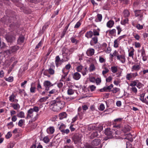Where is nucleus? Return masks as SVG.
<instances>
[{
  "label": "nucleus",
  "mask_w": 148,
  "mask_h": 148,
  "mask_svg": "<svg viewBox=\"0 0 148 148\" xmlns=\"http://www.w3.org/2000/svg\"><path fill=\"white\" fill-rule=\"evenodd\" d=\"M100 29L99 28L97 29H94L93 30L92 34L94 36H99V32Z\"/></svg>",
  "instance_id": "nucleus-15"
},
{
  "label": "nucleus",
  "mask_w": 148,
  "mask_h": 148,
  "mask_svg": "<svg viewBox=\"0 0 148 148\" xmlns=\"http://www.w3.org/2000/svg\"><path fill=\"white\" fill-rule=\"evenodd\" d=\"M134 13L135 16L136 17L139 16L140 15L142 14L141 13V10H135L134 11Z\"/></svg>",
  "instance_id": "nucleus-37"
},
{
  "label": "nucleus",
  "mask_w": 148,
  "mask_h": 148,
  "mask_svg": "<svg viewBox=\"0 0 148 148\" xmlns=\"http://www.w3.org/2000/svg\"><path fill=\"white\" fill-rule=\"evenodd\" d=\"M54 130H55L53 127H50L47 129V132L48 134H51L54 133Z\"/></svg>",
  "instance_id": "nucleus-19"
},
{
  "label": "nucleus",
  "mask_w": 148,
  "mask_h": 148,
  "mask_svg": "<svg viewBox=\"0 0 148 148\" xmlns=\"http://www.w3.org/2000/svg\"><path fill=\"white\" fill-rule=\"evenodd\" d=\"M131 48L132 49V50L131 51L129 52L128 56L129 57H132L133 59L134 58L133 56L134 55V52L135 50L132 47H131Z\"/></svg>",
  "instance_id": "nucleus-30"
},
{
  "label": "nucleus",
  "mask_w": 148,
  "mask_h": 148,
  "mask_svg": "<svg viewBox=\"0 0 148 148\" xmlns=\"http://www.w3.org/2000/svg\"><path fill=\"white\" fill-rule=\"evenodd\" d=\"M92 145L96 146L98 145L101 143V140L99 139H95L92 141L91 142Z\"/></svg>",
  "instance_id": "nucleus-9"
},
{
  "label": "nucleus",
  "mask_w": 148,
  "mask_h": 148,
  "mask_svg": "<svg viewBox=\"0 0 148 148\" xmlns=\"http://www.w3.org/2000/svg\"><path fill=\"white\" fill-rule=\"evenodd\" d=\"M81 77L80 74L77 72L75 73L73 75V78L75 80L79 79Z\"/></svg>",
  "instance_id": "nucleus-13"
},
{
  "label": "nucleus",
  "mask_w": 148,
  "mask_h": 148,
  "mask_svg": "<svg viewBox=\"0 0 148 148\" xmlns=\"http://www.w3.org/2000/svg\"><path fill=\"white\" fill-rule=\"evenodd\" d=\"M126 145V148H134V147H132V145L130 144L129 143H127Z\"/></svg>",
  "instance_id": "nucleus-63"
},
{
  "label": "nucleus",
  "mask_w": 148,
  "mask_h": 148,
  "mask_svg": "<svg viewBox=\"0 0 148 148\" xmlns=\"http://www.w3.org/2000/svg\"><path fill=\"white\" fill-rule=\"evenodd\" d=\"M24 38L22 36H19L17 40V43L18 44H21L24 42Z\"/></svg>",
  "instance_id": "nucleus-21"
},
{
  "label": "nucleus",
  "mask_w": 148,
  "mask_h": 148,
  "mask_svg": "<svg viewBox=\"0 0 148 148\" xmlns=\"http://www.w3.org/2000/svg\"><path fill=\"white\" fill-rule=\"evenodd\" d=\"M63 57L64 59H65V61H67L69 59V57L68 56V53H62Z\"/></svg>",
  "instance_id": "nucleus-29"
},
{
  "label": "nucleus",
  "mask_w": 148,
  "mask_h": 148,
  "mask_svg": "<svg viewBox=\"0 0 148 148\" xmlns=\"http://www.w3.org/2000/svg\"><path fill=\"white\" fill-rule=\"evenodd\" d=\"M69 49L67 48L63 47L62 50V53H68L69 52Z\"/></svg>",
  "instance_id": "nucleus-48"
},
{
  "label": "nucleus",
  "mask_w": 148,
  "mask_h": 148,
  "mask_svg": "<svg viewBox=\"0 0 148 148\" xmlns=\"http://www.w3.org/2000/svg\"><path fill=\"white\" fill-rule=\"evenodd\" d=\"M95 69V66L93 64H91L89 67V70L90 72L93 71Z\"/></svg>",
  "instance_id": "nucleus-38"
},
{
  "label": "nucleus",
  "mask_w": 148,
  "mask_h": 148,
  "mask_svg": "<svg viewBox=\"0 0 148 148\" xmlns=\"http://www.w3.org/2000/svg\"><path fill=\"white\" fill-rule=\"evenodd\" d=\"M113 87V85L112 84H110L109 86L107 87H105L103 88L100 89V91L101 92L104 91L107 92L108 90H110Z\"/></svg>",
  "instance_id": "nucleus-11"
},
{
  "label": "nucleus",
  "mask_w": 148,
  "mask_h": 148,
  "mask_svg": "<svg viewBox=\"0 0 148 148\" xmlns=\"http://www.w3.org/2000/svg\"><path fill=\"white\" fill-rule=\"evenodd\" d=\"M13 77L11 76L9 77L8 78H6L5 79V80L8 81L9 82H12L13 81Z\"/></svg>",
  "instance_id": "nucleus-50"
},
{
  "label": "nucleus",
  "mask_w": 148,
  "mask_h": 148,
  "mask_svg": "<svg viewBox=\"0 0 148 148\" xmlns=\"http://www.w3.org/2000/svg\"><path fill=\"white\" fill-rule=\"evenodd\" d=\"M98 135V132L97 131H95V132H93L91 134L90 136V138L91 139H92L95 137H97Z\"/></svg>",
  "instance_id": "nucleus-26"
},
{
  "label": "nucleus",
  "mask_w": 148,
  "mask_h": 148,
  "mask_svg": "<svg viewBox=\"0 0 148 148\" xmlns=\"http://www.w3.org/2000/svg\"><path fill=\"white\" fill-rule=\"evenodd\" d=\"M70 132V130L68 129H66L62 130L61 132V134L63 135H65V134H68Z\"/></svg>",
  "instance_id": "nucleus-33"
},
{
  "label": "nucleus",
  "mask_w": 148,
  "mask_h": 148,
  "mask_svg": "<svg viewBox=\"0 0 148 148\" xmlns=\"http://www.w3.org/2000/svg\"><path fill=\"white\" fill-rule=\"evenodd\" d=\"M33 112L32 109L30 108L27 111V114L26 118L28 119L29 118H32L33 116Z\"/></svg>",
  "instance_id": "nucleus-12"
},
{
  "label": "nucleus",
  "mask_w": 148,
  "mask_h": 148,
  "mask_svg": "<svg viewBox=\"0 0 148 148\" xmlns=\"http://www.w3.org/2000/svg\"><path fill=\"white\" fill-rule=\"evenodd\" d=\"M128 21V19L126 18L122 21L121 22V23L122 25H125L126 23H127Z\"/></svg>",
  "instance_id": "nucleus-59"
},
{
  "label": "nucleus",
  "mask_w": 148,
  "mask_h": 148,
  "mask_svg": "<svg viewBox=\"0 0 148 148\" xmlns=\"http://www.w3.org/2000/svg\"><path fill=\"white\" fill-rule=\"evenodd\" d=\"M111 69L112 72L114 73H115L118 71L117 67L115 66H112Z\"/></svg>",
  "instance_id": "nucleus-41"
},
{
  "label": "nucleus",
  "mask_w": 148,
  "mask_h": 148,
  "mask_svg": "<svg viewBox=\"0 0 148 148\" xmlns=\"http://www.w3.org/2000/svg\"><path fill=\"white\" fill-rule=\"evenodd\" d=\"M19 48L18 46H14L11 47V51L12 52H14L18 49Z\"/></svg>",
  "instance_id": "nucleus-31"
},
{
  "label": "nucleus",
  "mask_w": 148,
  "mask_h": 148,
  "mask_svg": "<svg viewBox=\"0 0 148 148\" xmlns=\"http://www.w3.org/2000/svg\"><path fill=\"white\" fill-rule=\"evenodd\" d=\"M12 107L15 110L19 109L20 108V106L18 103H13L12 104Z\"/></svg>",
  "instance_id": "nucleus-28"
},
{
  "label": "nucleus",
  "mask_w": 148,
  "mask_h": 148,
  "mask_svg": "<svg viewBox=\"0 0 148 148\" xmlns=\"http://www.w3.org/2000/svg\"><path fill=\"white\" fill-rule=\"evenodd\" d=\"M24 120L23 119H20L18 123V125L20 127H22L23 123L24 122Z\"/></svg>",
  "instance_id": "nucleus-46"
},
{
  "label": "nucleus",
  "mask_w": 148,
  "mask_h": 148,
  "mask_svg": "<svg viewBox=\"0 0 148 148\" xmlns=\"http://www.w3.org/2000/svg\"><path fill=\"white\" fill-rule=\"evenodd\" d=\"M67 116V114L66 112H63L59 114V119L60 120L66 118Z\"/></svg>",
  "instance_id": "nucleus-20"
},
{
  "label": "nucleus",
  "mask_w": 148,
  "mask_h": 148,
  "mask_svg": "<svg viewBox=\"0 0 148 148\" xmlns=\"http://www.w3.org/2000/svg\"><path fill=\"white\" fill-rule=\"evenodd\" d=\"M66 128V126L64 124H62L60 125L59 127V129L60 132L62 131V130H63L65 129Z\"/></svg>",
  "instance_id": "nucleus-45"
},
{
  "label": "nucleus",
  "mask_w": 148,
  "mask_h": 148,
  "mask_svg": "<svg viewBox=\"0 0 148 148\" xmlns=\"http://www.w3.org/2000/svg\"><path fill=\"white\" fill-rule=\"evenodd\" d=\"M114 24V22L112 20H110L107 23V26L109 28L112 27Z\"/></svg>",
  "instance_id": "nucleus-18"
},
{
  "label": "nucleus",
  "mask_w": 148,
  "mask_h": 148,
  "mask_svg": "<svg viewBox=\"0 0 148 148\" xmlns=\"http://www.w3.org/2000/svg\"><path fill=\"white\" fill-rule=\"evenodd\" d=\"M48 97L47 96L42 97L39 99V101L40 102H45L48 99Z\"/></svg>",
  "instance_id": "nucleus-42"
},
{
  "label": "nucleus",
  "mask_w": 148,
  "mask_h": 148,
  "mask_svg": "<svg viewBox=\"0 0 148 148\" xmlns=\"http://www.w3.org/2000/svg\"><path fill=\"white\" fill-rule=\"evenodd\" d=\"M104 133L105 135L110 136L108 138H110L112 134L113 133V132L112 131V130L110 128H107L105 130Z\"/></svg>",
  "instance_id": "nucleus-7"
},
{
  "label": "nucleus",
  "mask_w": 148,
  "mask_h": 148,
  "mask_svg": "<svg viewBox=\"0 0 148 148\" xmlns=\"http://www.w3.org/2000/svg\"><path fill=\"white\" fill-rule=\"evenodd\" d=\"M138 82V80H135L132 81L130 83V86L132 87H135L136 86L137 83Z\"/></svg>",
  "instance_id": "nucleus-25"
},
{
  "label": "nucleus",
  "mask_w": 148,
  "mask_h": 148,
  "mask_svg": "<svg viewBox=\"0 0 148 148\" xmlns=\"http://www.w3.org/2000/svg\"><path fill=\"white\" fill-rule=\"evenodd\" d=\"M97 18L99 21L100 22L101 21L102 18V15L99 14H97Z\"/></svg>",
  "instance_id": "nucleus-60"
},
{
  "label": "nucleus",
  "mask_w": 148,
  "mask_h": 148,
  "mask_svg": "<svg viewBox=\"0 0 148 148\" xmlns=\"http://www.w3.org/2000/svg\"><path fill=\"white\" fill-rule=\"evenodd\" d=\"M43 140L45 143H47L49 142L50 140L47 136H46L43 138Z\"/></svg>",
  "instance_id": "nucleus-39"
},
{
  "label": "nucleus",
  "mask_w": 148,
  "mask_h": 148,
  "mask_svg": "<svg viewBox=\"0 0 148 148\" xmlns=\"http://www.w3.org/2000/svg\"><path fill=\"white\" fill-rule=\"evenodd\" d=\"M7 126H8V128H11L14 126V125L13 124V122H11L7 124Z\"/></svg>",
  "instance_id": "nucleus-55"
},
{
  "label": "nucleus",
  "mask_w": 148,
  "mask_h": 148,
  "mask_svg": "<svg viewBox=\"0 0 148 148\" xmlns=\"http://www.w3.org/2000/svg\"><path fill=\"white\" fill-rule=\"evenodd\" d=\"M88 72L87 68L86 67L85 68L83 71L82 72V73L83 75L84 76L86 74V72Z\"/></svg>",
  "instance_id": "nucleus-58"
},
{
  "label": "nucleus",
  "mask_w": 148,
  "mask_h": 148,
  "mask_svg": "<svg viewBox=\"0 0 148 148\" xmlns=\"http://www.w3.org/2000/svg\"><path fill=\"white\" fill-rule=\"evenodd\" d=\"M116 32V30L115 29H113L111 30H110L109 31V34L111 35H113L115 34Z\"/></svg>",
  "instance_id": "nucleus-44"
},
{
  "label": "nucleus",
  "mask_w": 148,
  "mask_h": 148,
  "mask_svg": "<svg viewBox=\"0 0 148 148\" xmlns=\"http://www.w3.org/2000/svg\"><path fill=\"white\" fill-rule=\"evenodd\" d=\"M121 126L120 124L117 123V124H113V127H115L117 129L121 128Z\"/></svg>",
  "instance_id": "nucleus-57"
},
{
  "label": "nucleus",
  "mask_w": 148,
  "mask_h": 148,
  "mask_svg": "<svg viewBox=\"0 0 148 148\" xmlns=\"http://www.w3.org/2000/svg\"><path fill=\"white\" fill-rule=\"evenodd\" d=\"M60 61V58L59 56H57L56 58L55 63L56 66L58 67L59 65H60L59 64V62Z\"/></svg>",
  "instance_id": "nucleus-24"
},
{
  "label": "nucleus",
  "mask_w": 148,
  "mask_h": 148,
  "mask_svg": "<svg viewBox=\"0 0 148 148\" xmlns=\"http://www.w3.org/2000/svg\"><path fill=\"white\" fill-rule=\"evenodd\" d=\"M50 104L51 106H53V110L55 112H58L64 107L65 103L63 101V98L62 97H58L51 101Z\"/></svg>",
  "instance_id": "nucleus-1"
},
{
  "label": "nucleus",
  "mask_w": 148,
  "mask_h": 148,
  "mask_svg": "<svg viewBox=\"0 0 148 148\" xmlns=\"http://www.w3.org/2000/svg\"><path fill=\"white\" fill-rule=\"evenodd\" d=\"M120 90L119 88H114L111 90V91L113 93H116Z\"/></svg>",
  "instance_id": "nucleus-51"
},
{
  "label": "nucleus",
  "mask_w": 148,
  "mask_h": 148,
  "mask_svg": "<svg viewBox=\"0 0 148 148\" xmlns=\"http://www.w3.org/2000/svg\"><path fill=\"white\" fill-rule=\"evenodd\" d=\"M131 90L136 94L137 92V90L135 87H132L131 88Z\"/></svg>",
  "instance_id": "nucleus-53"
},
{
  "label": "nucleus",
  "mask_w": 148,
  "mask_h": 148,
  "mask_svg": "<svg viewBox=\"0 0 148 148\" xmlns=\"http://www.w3.org/2000/svg\"><path fill=\"white\" fill-rule=\"evenodd\" d=\"M138 75V74L137 72L128 73L126 76V78L128 80H130L132 78H134Z\"/></svg>",
  "instance_id": "nucleus-4"
},
{
  "label": "nucleus",
  "mask_w": 148,
  "mask_h": 148,
  "mask_svg": "<svg viewBox=\"0 0 148 148\" xmlns=\"http://www.w3.org/2000/svg\"><path fill=\"white\" fill-rule=\"evenodd\" d=\"M5 39L8 42H11L15 40V38L12 35H8L6 36Z\"/></svg>",
  "instance_id": "nucleus-8"
},
{
  "label": "nucleus",
  "mask_w": 148,
  "mask_h": 148,
  "mask_svg": "<svg viewBox=\"0 0 148 148\" xmlns=\"http://www.w3.org/2000/svg\"><path fill=\"white\" fill-rule=\"evenodd\" d=\"M89 88L91 91H93L95 90L96 87L95 86L92 85L90 86H89Z\"/></svg>",
  "instance_id": "nucleus-62"
},
{
  "label": "nucleus",
  "mask_w": 148,
  "mask_h": 148,
  "mask_svg": "<svg viewBox=\"0 0 148 148\" xmlns=\"http://www.w3.org/2000/svg\"><path fill=\"white\" fill-rule=\"evenodd\" d=\"M71 42L73 43H75V45L77 44L79 42L78 40H77L74 37H72L70 39Z\"/></svg>",
  "instance_id": "nucleus-36"
},
{
  "label": "nucleus",
  "mask_w": 148,
  "mask_h": 148,
  "mask_svg": "<svg viewBox=\"0 0 148 148\" xmlns=\"http://www.w3.org/2000/svg\"><path fill=\"white\" fill-rule=\"evenodd\" d=\"M62 71L63 73H64V75H62V79L63 81L65 82V79L66 77V76L67 75H68L69 71H68L67 72H66V73H65L64 71V69H63L62 70Z\"/></svg>",
  "instance_id": "nucleus-32"
},
{
  "label": "nucleus",
  "mask_w": 148,
  "mask_h": 148,
  "mask_svg": "<svg viewBox=\"0 0 148 148\" xmlns=\"http://www.w3.org/2000/svg\"><path fill=\"white\" fill-rule=\"evenodd\" d=\"M104 70L102 71V73L103 75H104L109 71V70L106 67H104Z\"/></svg>",
  "instance_id": "nucleus-47"
},
{
  "label": "nucleus",
  "mask_w": 148,
  "mask_h": 148,
  "mask_svg": "<svg viewBox=\"0 0 148 148\" xmlns=\"http://www.w3.org/2000/svg\"><path fill=\"white\" fill-rule=\"evenodd\" d=\"M83 68V66L81 65H80L78 66L77 68V71L78 72H81L82 70V69Z\"/></svg>",
  "instance_id": "nucleus-61"
},
{
  "label": "nucleus",
  "mask_w": 148,
  "mask_h": 148,
  "mask_svg": "<svg viewBox=\"0 0 148 148\" xmlns=\"http://www.w3.org/2000/svg\"><path fill=\"white\" fill-rule=\"evenodd\" d=\"M17 116L18 117L20 118H24L25 117L24 113L23 111H21L17 114Z\"/></svg>",
  "instance_id": "nucleus-27"
},
{
  "label": "nucleus",
  "mask_w": 148,
  "mask_h": 148,
  "mask_svg": "<svg viewBox=\"0 0 148 148\" xmlns=\"http://www.w3.org/2000/svg\"><path fill=\"white\" fill-rule=\"evenodd\" d=\"M43 86L45 88V90H49V88L53 86V84H52L51 82L48 80L45 81L43 83Z\"/></svg>",
  "instance_id": "nucleus-3"
},
{
  "label": "nucleus",
  "mask_w": 148,
  "mask_h": 148,
  "mask_svg": "<svg viewBox=\"0 0 148 148\" xmlns=\"http://www.w3.org/2000/svg\"><path fill=\"white\" fill-rule=\"evenodd\" d=\"M15 97V96L14 94H12L10 96L9 99L10 101L12 102Z\"/></svg>",
  "instance_id": "nucleus-54"
},
{
  "label": "nucleus",
  "mask_w": 148,
  "mask_h": 148,
  "mask_svg": "<svg viewBox=\"0 0 148 148\" xmlns=\"http://www.w3.org/2000/svg\"><path fill=\"white\" fill-rule=\"evenodd\" d=\"M82 137V135L78 134H76L73 136L72 138V139L75 144H77L81 142Z\"/></svg>",
  "instance_id": "nucleus-2"
},
{
  "label": "nucleus",
  "mask_w": 148,
  "mask_h": 148,
  "mask_svg": "<svg viewBox=\"0 0 148 148\" xmlns=\"http://www.w3.org/2000/svg\"><path fill=\"white\" fill-rule=\"evenodd\" d=\"M117 58L118 60H119L123 63H124L125 62L126 59L125 57V55L122 54L121 55L117 56Z\"/></svg>",
  "instance_id": "nucleus-6"
},
{
  "label": "nucleus",
  "mask_w": 148,
  "mask_h": 148,
  "mask_svg": "<svg viewBox=\"0 0 148 148\" xmlns=\"http://www.w3.org/2000/svg\"><path fill=\"white\" fill-rule=\"evenodd\" d=\"M95 52V50L92 48L88 49L86 51V54L88 56H91L93 55Z\"/></svg>",
  "instance_id": "nucleus-14"
},
{
  "label": "nucleus",
  "mask_w": 148,
  "mask_h": 148,
  "mask_svg": "<svg viewBox=\"0 0 148 148\" xmlns=\"http://www.w3.org/2000/svg\"><path fill=\"white\" fill-rule=\"evenodd\" d=\"M122 119L119 118L115 119L113 122V124H117V123H118L119 122H121Z\"/></svg>",
  "instance_id": "nucleus-43"
},
{
  "label": "nucleus",
  "mask_w": 148,
  "mask_h": 148,
  "mask_svg": "<svg viewBox=\"0 0 148 148\" xmlns=\"http://www.w3.org/2000/svg\"><path fill=\"white\" fill-rule=\"evenodd\" d=\"M119 41L117 39L115 40L114 41V47L115 48H117L119 47Z\"/></svg>",
  "instance_id": "nucleus-34"
},
{
  "label": "nucleus",
  "mask_w": 148,
  "mask_h": 148,
  "mask_svg": "<svg viewBox=\"0 0 148 148\" xmlns=\"http://www.w3.org/2000/svg\"><path fill=\"white\" fill-rule=\"evenodd\" d=\"M123 14L125 17H127L129 16L130 13L128 10H125L123 12Z\"/></svg>",
  "instance_id": "nucleus-35"
},
{
  "label": "nucleus",
  "mask_w": 148,
  "mask_h": 148,
  "mask_svg": "<svg viewBox=\"0 0 148 148\" xmlns=\"http://www.w3.org/2000/svg\"><path fill=\"white\" fill-rule=\"evenodd\" d=\"M55 67V66L53 65L51 66L48 69L45 70V71H46V72L48 73L50 75H53L55 73V71L53 69V67Z\"/></svg>",
  "instance_id": "nucleus-10"
},
{
  "label": "nucleus",
  "mask_w": 148,
  "mask_h": 148,
  "mask_svg": "<svg viewBox=\"0 0 148 148\" xmlns=\"http://www.w3.org/2000/svg\"><path fill=\"white\" fill-rule=\"evenodd\" d=\"M73 87L72 86L68 88L67 91V94L68 95H71L74 94L75 90H73L72 89Z\"/></svg>",
  "instance_id": "nucleus-16"
},
{
  "label": "nucleus",
  "mask_w": 148,
  "mask_h": 148,
  "mask_svg": "<svg viewBox=\"0 0 148 148\" xmlns=\"http://www.w3.org/2000/svg\"><path fill=\"white\" fill-rule=\"evenodd\" d=\"M140 67L139 65H134L132 68V71H138L140 69Z\"/></svg>",
  "instance_id": "nucleus-22"
},
{
  "label": "nucleus",
  "mask_w": 148,
  "mask_h": 148,
  "mask_svg": "<svg viewBox=\"0 0 148 148\" xmlns=\"http://www.w3.org/2000/svg\"><path fill=\"white\" fill-rule=\"evenodd\" d=\"M77 49V48L75 47H72L70 48V49H69V55H70L74 51Z\"/></svg>",
  "instance_id": "nucleus-52"
},
{
  "label": "nucleus",
  "mask_w": 148,
  "mask_h": 148,
  "mask_svg": "<svg viewBox=\"0 0 148 148\" xmlns=\"http://www.w3.org/2000/svg\"><path fill=\"white\" fill-rule=\"evenodd\" d=\"M143 86V84L140 82L138 81V82L137 83L136 85V86L138 88L140 89Z\"/></svg>",
  "instance_id": "nucleus-56"
},
{
  "label": "nucleus",
  "mask_w": 148,
  "mask_h": 148,
  "mask_svg": "<svg viewBox=\"0 0 148 148\" xmlns=\"http://www.w3.org/2000/svg\"><path fill=\"white\" fill-rule=\"evenodd\" d=\"M85 148H94L90 144H87L85 145Z\"/></svg>",
  "instance_id": "nucleus-64"
},
{
  "label": "nucleus",
  "mask_w": 148,
  "mask_h": 148,
  "mask_svg": "<svg viewBox=\"0 0 148 148\" xmlns=\"http://www.w3.org/2000/svg\"><path fill=\"white\" fill-rule=\"evenodd\" d=\"M92 32L91 31L87 32L85 34V37L88 39L92 38Z\"/></svg>",
  "instance_id": "nucleus-17"
},
{
  "label": "nucleus",
  "mask_w": 148,
  "mask_h": 148,
  "mask_svg": "<svg viewBox=\"0 0 148 148\" xmlns=\"http://www.w3.org/2000/svg\"><path fill=\"white\" fill-rule=\"evenodd\" d=\"M58 93V91L56 89H53L49 92L48 96L50 97L51 94H56Z\"/></svg>",
  "instance_id": "nucleus-23"
},
{
  "label": "nucleus",
  "mask_w": 148,
  "mask_h": 148,
  "mask_svg": "<svg viewBox=\"0 0 148 148\" xmlns=\"http://www.w3.org/2000/svg\"><path fill=\"white\" fill-rule=\"evenodd\" d=\"M36 88L35 87L32 86V84L31 85V88H30V91L31 92L34 93H35L36 91Z\"/></svg>",
  "instance_id": "nucleus-40"
},
{
  "label": "nucleus",
  "mask_w": 148,
  "mask_h": 148,
  "mask_svg": "<svg viewBox=\"0 0 148 148\" xmlns=\"http://www.w3.org/2000/svg\"><path fill=\"white\" fill-rule=\"evenodd\" d=\"M98 37L96 36H94L92 38L90 44L91 46H94L95 44L97 43L98 42Z\"/></svg>",
  "instance_id": "nucleus-5"
},
{
  "label": "nucleus",
  "mask_w": 148,
  "mask_h": 148,
  "mask_svg": "<svg viewBox=\"0 0 148 148\" xmlns=\"http://www.w3.org/2000/svg\"><path fill=\"white\" fill-rule=\"evenodd\" d=\"M32 108L34 112V111L36 112H38L40 110V108L36 106H34L33 108Z\"/></svg>",
  "instance_id": "nucleus-49"
}]
</instances>
